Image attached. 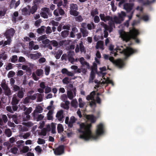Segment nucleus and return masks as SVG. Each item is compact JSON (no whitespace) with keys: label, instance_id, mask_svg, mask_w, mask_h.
Returning <instances> with one entry per match:
<instances>
[{"label":"nucleus","instance_id":"obj_1","mask_svg":"<svg viewBox=\"0 0 156 156\" xmlns=\"http://www.w3.org/2000/svg\"><path fill=\"white\" fill-rule=\"evenodd\" d=\"M80 129L78 130L79 132L81 133L80 137L85 140L97 139L104 133V126L101 123L97 126L95 134L92 133L91 130L92 125L91 123L86 124L83 123L80 124Z\"/></svg>","mask_w":156,"mask_h":156},{"label":"nucleus","instance_id":"obj_2","mask_svg":"<svg viewBox=\"0 0 156 156\" xmlns=\"http://www.w3.org/2000/svg\"><path fill=\"white\" fill-rule=\"evenodd\" d=\"M120 36L123 41L126 42L132 39L135 40L136 42L139 43L140 40L137 38V36L139 34V32L138 30L135 28H133L129 31V34L126 33L123 30H120L119 31Z\"/></svg>","mask_w":156,"mask_h":156},{"label":"nucleus","instance_id":"obj_3","mask_svg":"<svg viewBox=\"0 0 156 156\" xmlns=\"http://www.w3.org/2000/svg\"><path fill=\"white\" fill-rule=\"evenodd\" d=\"M99 16L101 20L106 22L107 21H109L108 22V26L107 25V28L109 30V32H111L113 30V27L115 28V23L113 21V18L110 16L105 15L104 13H101L99 15Z\"/></svg>","mask_w":156,"mask_h":156},{"label":"nucleus","instance_id":"obj_4","mask_svg":"<svg viewBox=\"0 0 156 156\" xmlns=\"http://www.w3.org/2000/svg\"><path fill=\"white\" fill-rule=\"evenodd\" d=\"M119 50L120 53L123 54L126 57H129L131 55L136 52L137 50L133 49L131 48H127L126 49H123L122 50L119 47H117L115 49V51Z\"/></svg>","mask_w":156,"mask_h":156},{"label":"nucleus","instance_id":"obj_5","mask_svg":"<svg viewBox=\"0 0 156 156\" xmlns=\"http://www.w3.org/2000/svg\"><path fill=\"white\" fill-rule=\"evenodd\" d=\"M78 9V7L76 4L72 3L70 5L69 14L75 16H77L79 12L77 11Z\"/></svg>","mask_w":156,"mask_h":156},{"label":"nucleus","instance_id":"obj_6","mask_svg":"<svg viewBox=\"0 0 156 156\" xmlns=\"http://www.w3.org/2000/svg\"><path fill=\"white\" fill-rule=\"evenodd\" d=\"M108 59L119 68H122L124 65L123 62L121 59H118L116 60H115L114 58L113 57H109Z\"/></svg>","mask_w":156,"mask_h":156},{"label":"nucleus","instance_id":"obj_7","mask_svg":"<svg viewBox=\"0 0 156 156\" xmlns=\"http://www.w3.org/2000/svg\"><path fill=\"white\" fill-rule=\"evenodd\" d=\"M15 32V30L13 28H11L5 31L4 35L6 38L12 39L13 37Z\"/></svg>","mask_w":156,"mask_h":156},{"label":"nucleus","instance_id":"obj_8","mask_svg":"<svg viewBox=\"0 0 156 156\" xmlns=\"http://www.w3.org/2000/svg\"><path fill=\"white\" fill-rule=\"evenodd\" d=\"M64 147L63 145L59 146L54 151V154L57 155H60L64 153Z\"/></svg>","mask_w":156,"mask_h":156},{"label":"nucleus","instance_id":"obj_9","mask_svg":"<svg viewBox=\"0 0 156 156\" xmlns=\"http://www.w3.org/2000/svg\"><path fill=\"white\" fill-rule=\"evenodd\" d=\"M30 6L28 5L27 7H25L21 9L22 11L21 14L24 16H29L30 15V12L29 9H30Z\"/></svg>","mask_w":156,"mask_h":156},{"label":"nucleus","instance_id":"obj_10","mask_svg":"<svg viewBox=\"0 0 156 156\" xmlns=\"http://www.w3.org/2000/svg\"><path fill=\"white\" fill-rule=\"evenodd\" d=\"M101 25L104 28V36L105 38H107L108 35V31L109 32V30L107 28V24H105L104 22H102L100 23Z\"/></svg>","mask_w":156,"mask_h":156},{"label":"nucleus","instance_id":"obj_11","mask_svg":"<svg viewBox=\"0 0 156 156\" xmlns=\"http://www.w3.org/2000/svg\"><path fill=\"white\" fill-rule=\"evenodd\" d=\"M76 89L75 88L71 90H68L67 92L68 98H73L76 96Z\"/></svg>","mask_w":156,"mask_h":156},{"label":"nucleus","instance_id":"obj_12","mask_svg":"<svg viewBox=\"0 0 156 156\" xmlns=\"http://www.w3.org/2000/svg\"><path fill=\"white\" fill-rule=\"evenodd\" d=\"M20 3V0H18L16 2L15 0H12L10 3L9 7L10 9L14 8L15 9L19 5Z\"/></svg>","mask_w":156,"mask_h":156},{"label":"nucleus","instance_id":"obj_13","mask_svg":"<svg viewBox=\"0 0 156 156\" xmlns=\"http://www.w3.org/2000/svg\"><path fill=\"white\" fill-rule=\"evenodd\" d=\"M133 4L130 3H126L124 5V8L126 12H129L132 9Z\"/></svg>","mask_w":156,"mask_h":156},{"label":"nucleus","instance_id":"obj_14","mask_svg":"<svg viewBox=\"0 0 156 156\" xmlns=\"http://www.w3.org/2000/svg\"><path fill=\"white\" fill-rule=\"evenodd\" d=\"M56 117L58 118L59 121H62L63 118H64L63 111L61 110L58 111L56 114Z\"/></svg>","mask_w":156,"mask_h":156},{"label":"nucleus","instance_id":"obj_15","mask_svg":"<svg viewBox=\"0 0 156 156\" xmlns=\"http://www.w3.org/2000/svg\"><path fill=\"white\" fill-rule=\"evenodd\" d=\"M96 49L100 48L103 50L104 48V42L102 41H99L97 42L95 47Z\"/></svg>","mask_w":156,"mask_h":156},{"label":"nucleus","instance_id":"obj_16","mask_svg":"<svg viewBox=\"0 0 156 156\" xmlns=\"http://www.w3.org/2000/svg\"><path fill=\"white\" fill-rule=\"evenodd\" d=\"M42 55L40 52H37L36 54H30L31 58L34 60L38 59Z\"/></svg>","mask_w":156,"mask_h":156},{"label":"nucleus","instance_id":"obj_17","mask_svg":"<svg viewBox=\"0 0 156 156\" xmlns=\"http://www.w3.org/2000/svg\"><path fill=\"white\" fill-rule=\"evenodd\" d=\"M87 118L89 120L91 123H94L96 121V117L93 115H88L87 116Z\"/></svg>","mask_w":156,"mask_h":156},{"label":"nucleus","instance_id":"obj_18","mask_svg":"<svg viewBox=\"0 0 156 156\" xmlns=\"http://www.w3.org/2000/svg\"><path fill=\"white\" fill-rule=\"evenodd\" d=\"M80 30L83 37H85L88 36L89 32L87 30V29L80 28Z\"/></svg>","mask_w":156,"mask_h":156},{"label":"nucleus","instance_id":"obj_19","mask_svg":"<svg viewBox=\"0 0 156 156\" xmlns=\"http://www.w3.org/2000/svg\"><path fill=\"white\" fill-rule=\"evenodd\" d=\"M156 0H152L151 1H149L147 0L146 2H144L143 0H138L139 3H142L144 5H149L151 4L154 2Z\"/></svg>","mask_w":156,"mask_h":156},{"label":"nucleus","instance_id":"obj_20","mask_svg":"<svg viewBox=\"0 0 156 156\" xmlns=\"http://www.w3.org/2000/svg\"><path fill=\"white\" fill-rule=\"evenodd\" d=\"M76 121V119L74 116L71 117L69 123V127L72 128L73 126V123L75 122Z\"/></svg>","mask_w":156,"mask_h":156},{"label":"nucleus","instance_id":"obj_21","mask_svg":"<svg viewBox=\"0 0 156 156\" xmlns=\"http://www.w3.org/2000/svg\"><path fill=\"white\" fill-rule=\"evenodd\" d=\"M34 119L37 121L42 120L44 118V116L42 114L38 115L37 116L35 114H33Z\"/></svg>","mask_w":156,"mask_h":156},{"label":"nucleus","instance_id":"obj_22","mask_svg":"<svg viewBox=\"0 0 156 156\" xmlns=\"http://www.w3.org/2000/svg\"><path fill=\"white\" fill-rule=\"evenodd\" d=\"M43 109L40 106H38L36 107L35 109L34 112V114H35L36 113H41L43 111Z\"/></svg>","mask_w":156,"mask_h":156},{"label":"nucleus","instance_id":"obj_23","mask_svg":"<svg viewBox=\"0 0 156 156\" xmlns=\"http://www.w3.org/2000/svg\"><path fill=\"white\" fill-rule=\"evenodd\" d=\"M114 46L112 44H110L109 47V50L111 51V55L114 54V56H116L117 54L115 52V49H114Z\"/></svg>","mask_w":156,"mask_h":156},{"label":"nucleus","instance_id":"obj_24","mask_svg":"<svg viewBox=\"0 0 156 156\" xmlns=\"http://www.w3.org/2000/svg\"><path fill=\"white\" fill-rule=\"evenodd\" d=\"M29 9L30 13H31L32 14H34L37 10V5L35 4L31 7V9L30 8Z\"/></svg>","mask_w":156,"mask_h":156},{"label":"nucleus","instance_id":"obj_25","mask_svg":"<svg viewBox=\"0 0 156 156\" xmlns=\"http://www.w3.org/2000/svg\"><path fill=\"white\" fill-rule=\"evenodd\" d=\"M87 27L88 30H91L95 29L96 26L93 22H91L90 23L87 24Z\"/></svg>","mask_w":156,"mask_h":156},{"label":"nucleus","instance_id":"obj_26","mask_svg":"<svg viewBox=\"0 0 156 156\" xmlns=\"http://www.w3.org/2000/svg\"><path fill=\"white\" fill-rule=\"evenodd\" d=\"M69 31L67 30H65L61 32V36L63 38H65L68 36Z\"/></svg>","mask_w":156,"mask_h":156},{"label":"nucleus","instance_id":"obj_27","mask_svg":"<svg viewBox=\"0 0 156 156\" xmlns=\"http://www.w3.org/2000/svg\"><path fill=\"white\" fill-rule=\"evenodd\" d=\"M94 98H86L87 99L88 101L91 100V101L89 102L90 105V106L93 107L96 106V102L94 99H94Z\"/></svg>","mask_w":156,"mask_h":156},{"label":"nucleus","instance_id":"obj_28","mask_svg":"<svg viewBox=\"0 0 156 156\" xmlns=\"http://www.w3.org/2000/svg\"><path fill=\"white\" fill-rule=\"evenodd\" d=\"M35 73L36 75L38 76H42V75L44 74L43 70L41 69H37Z\"/></svg>","mask_w":156,"mask_h":156},{"label":"nucleus","instance_id":"obj_29","mask_svg":"<svg viewBox=\"0 0 156 156\" xmlns=\"http://www.w3.org/2000/svg\"><path fill=\"white\" fill-rule=\"evenodd\" d=\"M113 19V21L116 24H119L121 23L122 20H120V19L119 18V17H117L116 16L114 17Z\"/></svg>","mask_w":156,"mask_h":156},{"label":"nucleus","instance_id":"obj_30","mask_svg":"<svg viewBox=\"0 0 156 156\" xmlns=\"http://www.w3.org/2000/svg\"><path fill=\"white\" fill-rule=\"evenodd\" d=\"M68 59L72 64H73L75 62V59L73 58V56L72 54H69L68 55Z\"/></svg>","mask_w":156,"mask_h":156},{"label":"nucleus","instance_id":"obj_31","mask_svg":"<svg viewBox=\"0 0 156 156\" xmlns=\"http://www.w3.org/2000/svg\"><path fill=\"white\" fill-rule=\"evenodd\" d=\"M45 27L44 26H41L40 28L37 30V32L39 34H41L44 32L45 31Z\"/></svg>","mask_w":156,"mask_h":156},{"label":"nucleus","instance_id":"obj_32","mask_svg":"<svg viewBox=\"0 0 156 156\" xmlns=\"http://www.w3.org/2000/svg\"><path fill=\"white\" fill-rule=\"evenodd\" d=\"M12 118L13 120V121L16 124H18V114L17 113H15V114L12 115Z\"/></svg>","mask_w":156,"mask_h":156},{"label":"nucleus","instance_id":"obj_33","mask_svg":"<svg viewBox=\"0 0 156 156\" xmlns=\"http://www.w3.org/2000/svg\"><path fill=\"white\" fill-rule=\"evenodd\" d=\"M79 47L80 48V50L81 53H82L83 52L85 53L86 52V51L82 41L79 44Z\"/></svg>","mask_w":156,"mask_h":156},{"label":"nucleus","instance_id":"obj_34","mask_svg":"<svg viewBox=\"0 0 156 156\" xmlns=\"http://www.w3.org/2000/svg\"><path fill=\"white\" fill-rule=\"evenodd\" d=\"M34 93V91L33 90L29 91L27 93V97L26 98H36L35 94H33Z\"/></svg>","mask_w":156,"mask_h":156},{"label":"nucleus","instance_id":"obj_35","mask_svg":"<svg viewBox=\"0 0 156 156\" xmlns=\"http://www.w3.org/2000/svg\"><path fill=\"white\" fill-rule=\"evenodd\" d=\"M45 74L46 75L48 76L49 74L50 71V67L49 66H46L44 68Z\"/></svg>","mask_w":156,"mask_h":156},{"label":"nucleus","instance_id":"obj_36","mask_svg":"<svg viewBox=\"0 0 156 156\" xmlns=\"http://www.w3.org/2000/svg\"><path fill=\"white\" fill-rule=\"evenodd\" d=\"M71 106L74 108H76L78 107V103L76 99L73 100L71 102Z\"/></svg>","mask_w":156,"mask_h":156},{"label":"nucleus","instance_id":"obj_37","mask_svg":"<svg viewBox=\"0 0 156 156\" xmlns=\"http://www.w3.org/2000/svg\"><path fill=\"white\" fill-rule=\"evenodd\" d=\"M58 132V133H61L63 131L64 129L62 125V124H58L57 127Z\"/></svg>","mask_w":156,"mask_h":156},{"label":"nucleus","instance_id":"obj_38","mask_svg":"<svg viewBox=\"0 0 156 156\" xmlns=\"http://www.w3.org/2000/svg\"><path fill=\"white\" fill-rule=\"evenodd\" d=\"M1 86L3 90L7 89L8 88H9L8 85L6 84V82L5 80L4 81L3 80L1 83Z\"/></svg>","mask_w":156,"mask_h":156},{"label":"nucleus","instance_id":"obj_39","mask_svg":"<svg viewBox=\"0 0 156 156\" xmlns=\"http://www.w3.org/2000/svg\"><path fill=\"white\" fill-rule=\"evenodd\" d=\"M98 14V10L97 8H95L94 9L92 10L90 12V15L92 16H95V15Z\"/></svg>","mask_w":156,"mask_h":156},{"label":"nucleus","instance_id":"obj_40","mask_svg":"<svg viewBox=\"0 0 156 156\" xmlns=\"http://www.w3.org/2000/svg\"><path fill=\"white\" fill-rule=\"evenodd\" d=\"M5 133L8 137H10L12 135V132L11 130L9 129H5Z\"/></svg>","mask_w":156,"mask_h":156},{"label":"nucleus","instance_id":"obj_41","mask_svg":"<svg viewBox=\"0 0 156 156\" xmlns=\"http://www.w3.org/2000/svg\"><path fill=\"white\" fill-rule=\"evenodd\" d=\"M126 13L123 11H121L120 13H119L118 16L119 18L122 20V21L123 20V18L126 16Z\"/></svg>","mask_w":156,"mask_h":156},{"label":"nucleus","instance_id":"obj_42","mask_svg":"<svg viewBox=\"0 0 156 156\" xmlns=\"http://www.w3.org/2000/svg\"><path fill=\"white\" fill-rule=\"evenodd\" d=\"M29 150V147L27 146H23V149L20 150V153H24L27 152Z\"/></svg>","mask_w":156,"mask_h":156},{"label":"nucleus","instance_id":"obj_43","mask_svg":"<svg viewBox=\"0 0 156 156\" xmlns=\"http://www.w3.org/2000/svg\"><path fill=\"white\" fill-rule=\"evenodd\" d=\"M4 90V94L7 96H9L12 94L11 91L9 88Z\"/></svg>","mask_w":156,"mask_h":156},{"label":"nucleus","instance_id":"obj_44","mask_svg":"<svg viewBox=\"0 0 156 156\" xmlns=\"http://www.w3.org/2000/svg\"><path fill=\"white\" fill-rule=\"evenodd\" d=\"M7 40L4 41L3 47H4L7 45H10L12 41V39L9 38H7Z\"/></svg>","mask_w":156,"mask_h":156},{"label":"nucleus","instance_id":"obj_45","mask_svg":"<svg viewBox=\"0 0 156 156\" xmlns=\"http://www.w3.org/2000/svg\"><path fill=\"white\" fill-rule=\"evenodd\" d=\"M23 88H22L21 90H19L17 94V96L18 98H23L24 95V93L22 90Z\"/></svg>","mask_w":156,"mask_h":156},{"label":"nucleus","instance_id":"obj_46","mask_svg":"<svg viewBox=\"0 0 156 156\" xmlns=\"http://www.w3.org/2000/svg\"><path fill=\"white\" fill-rule=\"evenodd\" d=\"M17 56L16 55H14L12 57L11 61L12 62L15 63L17 62Z\"/></svg>","mask_w":156,"mask_h":156},{"label":"nucleus","instance_id":"obj_47","mask_svg":"<svg viewBox=\"0 0 156 156\" xmlns=\"http://www.w3.org/2000/svg\"><path fill=\"white\" fill-rule=\"evenodd\" d=\"M69 78L68 77H65L62 80V82L64 84H68L69 83Z\"/></svg>","mask_w":156,"mask_h":156},{"label":"nucleus","instance_id":"obj_48","mask_svg":"<svg viewBox=\"0 0 156 156\" xmlns=\"http://www.w3.org/2000/svg\"><path fill=\"white\" fill-rule=\"evenodd\" d=\"M12 68L13 64L11 63H9L6 66L5 69L6 70H9L12 69Z\"/></svg>","mask_w":156,"mask_h":156},{"label":"nucleus","instance_id":"obj_49","mask_svg":"<svg viewBox=\"0 0 156 156\" xmlns=\"http://www.w3.org/2000/svg\"><path fill=\"white\" fill-rule=\"evenodd\" d=\"M47 35L46 34L43 35L41 36H40L38 39L37 40L38 41H42L45 39H47Z\"/></svg>","mask_w":156,"mask_h":156},{"label":"nucleus","instance_id":"obj_50","mask_svg":"<svg viewBox=\"0 0 156 156\" xmlns=\"http://www.w3.org/2000/svg\"><path fill=\"white\" fill-rule=\"evenodd\" d=\"M79 107L80 108H83L85 105V103L84 102H83L82 100V98H79Z\"/></svg>","mask_w":156,"mask_h":156},{"label":"nucleus","instance_id":"obj_51","mask_svg":"<svg viewBox=\"0 0 156 156\" xmlns=\"http://www.w3.org/2000/svg\"><path fill=\"white\" fill-rule=\"evenodd\" d=\"M37 143L39 144H43L45 143V140L43 139L39 138L38 139Z\"/></svg>","mask_w":156,"mask_h":156},{"label":"nucleus","instance_id":"obj_52","mask_svg":"<svg viewBox=\"0 0 156 156\" xmlns=\"http://www.w3.org/2000/svg\"><path fill=\"white\" fill-rule=\"evenodd\" d=\"M15 75V73L14 71H10L9 72L7 76L8 78H11L12 77H13Z\"/></svg>","mask_w":156,"mask_h":156},{"label":"nucleus","instance_id":"obj_53","mask_svg":"<svg viewBox=\"0 0 156 156\" xmlns=\"http://www.w3.org/2000/svg\"><path fill=\"white\" fill-rule=\"evenodd\" d=\"M18 101L17 98H12L11 102L12 105H16L18 104Z\"/></svg>","mask_w":156,"mask_h":156},{"label":"nucleus","instance_id":"obj_54","mask_svg":"<svg viewBox=\"0 0 156 156\" xmlns=\"http://www.w3.org/2000/svg\"><path fill=\"white\" fill-rule=\"evenodd\" d=\"M42 43L45 45V46L49 43L50 44L51 41L48 39H46L42 41Z\"/></svg>","mask_w":156,"mask_h":156},{"label":"nucleus","instance_id":"obj_55","mask_svg":"<svg viewBox=\"0 0 156 156\" xmlns=\"http://www.w3.org/2000/svg\"><path fill=\"white\" fill-rule=\"evenodd\" d=\"M41 16L44 18H48V17L47 14L45 12H41L40 13Z\"/></svg>","mask_w":156,"mask_h":156},{"label":"nucleus","instance_id":"obj_56","mask_svg":"<svg viewBox=\"0 0 156 156\" xmlns=\"http://www.w3.org/2000/svg\"><path fill=\"white\" fill-rule=\"evenodd\" d=\"M50 44L53 45L54 47H57L58 45V43L55 40L51 41Z\"/></svg>","mask_w":156,"mask_h":156},{"label":"nucleus","instance_id":"obj_57","mask_svg":"<svg viewBox=\"0 0 156 156\" xmlns=\"http://www.w3.org/2000/svg\"><path fill=\"white\" fill-rule=\"evenodd\" d=\"M35 151L37 152L38 153H41L42 151V149L39 146H37L35 148Z\"/></svg>","mask_w":156,"mask_h":156},{"label":"nucleus","instance_id":"obj_58","mask_svg":"<svg viewBox=\"0 0 156 156\" xmlns=\"http://www.w3.org/2000/svg\"><path fill=\"white\" fill-rule=\"evenodd\" d=\"M42 22V20L41 19H39L37 20L34 23L35 25L37 27H38L40 25V24Z\"/></svg>","mask_w":156,"mask_h":156},{"label":"nucleus","instance_id":"obj_59","mask_svg":"<svg viewBox=\"0 0 156 156\" xmlns=\"http://www.w3.org/2000/svg\"><path fill=\"white\" fill-rule=\"evenodd\" d=\"M100 20L99 17L98 16H94V21L95 23H98L100 21Z\"/></svg>","mask_w":156,"mask_h":156},{"label":"nucleus","instance_id":"obj_60","mask_svg":"<svg viewBox=\"0 0 156 156\" xmlns=\"http://www.w3.org/2000/svg\"><path fill=\"white\" fill-rule=\"evenodd\" d=\"M10 150L12 153L15 154L17 153L18 149L17 148L14 147L11 148Z\"/></svg>","mask_w":156,"mask_h":156},{"label":"nucleus","instance_id":"obj_61","mask_svg":"<svg viewBox=\"0 0 156 156\" xmlns=\"http://www.w3.org/2000/svg\"><path fill=\"white\" fill-rule=\"evenodd\" d=\"M96 95L95 91H94L92 92L89 95H88L86 98H94V96Z\"/></svg>","mask_w":156,"mask_h":156},{"label":"nucleus","instance_id":"obj_62","mask_svg":"<svg viewBox=\"0 0 156 156\" xmlns=\"http://www.w3.org/2000/svg\"><path fill=\"white\" fill-rule=\"evenodd\" d=\"M141 19L145 21H147L149 20V17L148 15H145L143 16Z\"/></svg>","mask_w":156,"mask_h":156},{"label":"nucleus","instance_id":"obj_63","mask_svg":"<svg viewBox=\"0 0 156 156\" xmlns=\"http://www.w3.org/2000/svg\"><path fill=\"white\" fill-rule=\"evenodd\" d=\"M34 46V42L33 41H31L29 43V48L30 50L33 49V48Z\"/></svg>","mask_w":156,"mask_h":156},{"label":"nucleus","instance_id":"obj_64","mask_svg":"<svg viewBox=\"0 0 156 156\" xmlns=\"http://www.w3.org/2000/svg\"><path fill=\"white\" fill-rule=\"evenodd\" d=\"M2 120L5 123H6L8 121L7 116L5 115H2Z\"/></svg>","mask_w":156,"mask_h":156}]
</instances>
